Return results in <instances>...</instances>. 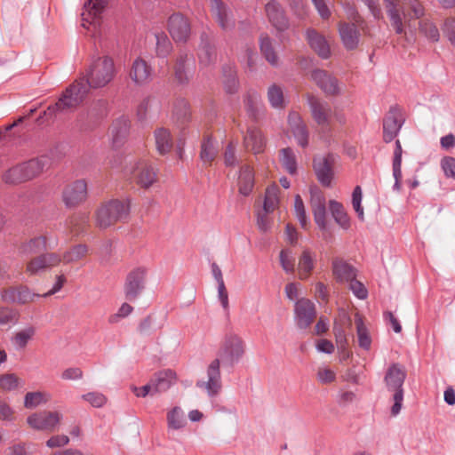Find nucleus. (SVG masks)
I'll return each instance as SVG.
<instances>
[{
	"label": "nucleus",
	"instance_id": "obj_1",
	"mask_svg": "<svg viewBox=\"0 0 455 455\" xmlns=\"http://www.w3.org/2000/svg\"><path fill=\"white\" fill-rule=\"evenodd\" d=\"M116 75L114 60L108 56L98 57L86 71V77L70 84L53 105L44 111V116L52 117L59 113H67L79 106L90 88H101L109 84Z\"/></svg>",
	"mask_w": 455,
	"mask_h": 455
},
{
	"label": "nucleus",
	"instance_id": "obj_2",
	"mask_svg": "<svg viewBox=\"0 0 455 455\" xmlns=\"http://www.w3.org/2000/svg\"><path fill=\"white\" fill-rule=\"evenodd\" d=\"M245 350V342L240 335L235 332L226 333L220 342L218 357L206 369L207 380H198L196 386L204 388L209 396H216L222 388L220 362L232 367L242 360Z\"/></svg>",
	"mask_w": 455,
	"mask_h": 455
},
{
	"label": "nucleus",
	"instance_id": "obj_3",
	"mask_svg": "<svg viewBox=\"0 0 455 455\" xmlns=\"http://www.w3.org/2000/svg\"><path fill=\"white\" fill-rule=\"evenodd\" d=\"M387 14L395 33L404 32L403 23L421 18L425 9L419 0H383Z\"/></svg>",
	"mask_w": 455,
	"mask_h": 455
},
{
	"label": "nucleus",
	"instance_id": "obj_4",
	"mask_svg": "<svg viewBox=\"0 0 455 455\" xmlns=\"http://www.w3.org/2000/svg\"><path fill=\"white\" fill-rule=\"evenodd\" d=\"M130 213L126 201L110 200L101 204L96 212V225L101 229L108 228L118 221H124Z\"/></svg>",
	"mask_w": 455,
	"mask_h": 455
},
{
	"label": "nucleus",
	"instance_id": "obj_5",
	"mask_svg": "<svg viewBox=\"0 0 455 455\" xmlns=\"http://www.w3.org/2000/svg\"><path fill=\"white\" fill-rule=\"evenodd\" d=\"M405 378L406 371L398 363H393L390 365L384 378L387 390L394 392V404L391 408V413L393 416L398 415L402 409L403 401V385L404 383Z\"/></svg>",
	"mask_w": 455,
	"mask_h": 455
},
{
	"label": "nucleus",
	"instance_id": "obj_6",
	"mask_svg": "<svg viewBox=\"0 0 455 455\" xmlns=\"http://www.w3.org/2000/svg\"><path fill=\"white\" fill-rule=\"evenodd\" d=\"M148 268L138 267L131 270L124 281V293L127 300L135 301L144 291L148 280Z\"/></svg>",
	"mask_w": 455,
	"mask_h": 455
},
{
	"label": "nucleus",
	"instance_id": "obj_7",
	"mask_svg": "<svg viewBox=\"0 0 455 455\" xmlns=\"http://www.w3.org/2000/svg\"><path fill=\"white\" fill-rule=\"evenodd\" d=\"M404 123L402 109L397 106H392L383 119V140L391 142L399 133Z\"/></svg>",
	"mask_w": 455,
	"mask_h": 455
},
{
	"label": "nucleus",
	"instance_id": "obj_8",
	"mask_svg": "<svg viewBox=\"0 0 455 455\" xmlns=\"http://www.w3.org/2000/svg\"><path fill=\"white\" fill-rule=\"evenodd\" d=\"M167 28L176 43H186L191 35L189 20L180 12L173 13L169 17Z\"/></svg>",
	"mask_w": 455,
	"mask_h": 455
},
{
	"label": "nucleus",
	"instance_id": "obj_9",
	"mask_svg": "<svg viewBox=\"0 0 455 455\" xmlns=\"http://www.w3.org/2000/svg\"><path fill=\"white\" fill-rule=\"evenodd\" d=\"M316 317L315 304L308 299L301 298L294 304V321L298 328H308Z\"/></svg>",
	"mask_w": 455,
	"mask_h": 455
},
{
	"label": "nucleus",
	"instance_id": "obj_10",
	"mask_svg": "<svg viewBox=\"0 0 455 455\" xmlns=\"http://www.w3.org/2000/svg\"><path fill=\"white\" fill-rule=\"evenodd\" d=\"M307 103L314 121L323 129H328L332 115L330 104L314 95L307 96Z\"/></svg>",
	"mask_w": 455,
	"mask_h": 455
},
{
	"label": "nucleus",
	"instance_id": "obj_11",
	"mask_svg": "<svg viewBox=\"0 0 455 455\" xmlns=\"http://www.w3.org/2000/svg\"><path fill=\"white\" fill-rule=\"evenodd\" d=\"M335 156L327 154L326 156H316L313 160V167L319 182L324 187H330L333 179V165Z\"/></svg>",
	"mask_w": 455,
	"mask_h": 455
},
{
	"label": "nucleus",
	"instance_id": "obj_12",
	"mask_svg": "<svg viewBox=\"0 0 455 455\" xmlns=\"http://www.w3.org/2000/svg\"><path fill=\"white\" fill-rule=\"evenodd\" d=\"M61 414L58 411H43L28 417V424L34 429L52 432L60 423Z\"/></svg>",
	"mask_w": 455,
	"mask_h": 455
},
{
	"label": "nucleus",
	"instance_id": "obj_13",
	"mask_svg": "<svg viewBox=\"0 0 455 455\" xmlns=\"http://www.w3.org/2000/svg\"><path fill=\"white\" fill-rule=\"evenodd\" d=\"M210 12L221 29L228 31L235 28L233 13L222 0H210Z\"/></svg>",
	"mask_w": 455,
	"mask_h": 455
},
{
	"label": "nucleus",
	"instance_id": "obj_14",
	"mask_svg": "<svg viewBox=\"0 0 455 455\" xmlns=\"http://www.w3.org/2000/svg\"><path fill=\"white\" fill-rule=\"evenodd\" d=\"M62 198L68 208L76 207L87 198V183L84 180H77L68 184L63 190Z\"/></svg>",
	"mask_w": 455,
	"mask_h": 455
},
{
	"label": "nucleus",
	"instance_id": "obj_15",
	"mask_svg": "<svg viewBox=\"0 0 455 455\" xmlns=\"http://www.w3.org/2000/svg\"><path fill=\"white\" fill-rule=\"evenodd\" d=\"M42 297L41 294L33 292L28 286L19 285L4 289L1 298L4 302L24 305L32 302L35 298Z\"/></svg>",
	"mask_w": 455,
	"mask_h": 455
},
{
	"label": "nucleus",
	"instance_id": "obj_16",
	"mask_svg": "<svg viewBox=\"0 0 455 455\" xmlns=\"http://www.w3.org/2000/svg\"><path fill=\"white\" fill-rule=\"evenodd\" d=\"M311 79L316 85L329 96L340 94V87L338 79L323 69H314L311 72Z\"/></svg>",
	"mask_w": 455,
	"mask_h": 455
},
{
	"label": "nucleus",
	"instance_id": "obj_17",
	"mask_svg": "<svg viewBox=\"0 0 455 455\" xmlns=\"http://www.w3.org/2000/svg\"><path fill=\"white\" fill-rule=\"evenodd\" d=\"M132 172L140 188H148L157 180L156 169L147 160H140Z\"/></svg>",
	"mask_w": 455,
	"mask_h": 455
},
{
	"label": "nucleus",
	"instance_id": "obj_18",
	"mask_svg": "<svg viewBox=\"0 0 455 455\" xmlns=\"http://www.w3.org/2000/svg\"><path fill=\"white\" fill-rule=\"evenodd\" d=\"M193 65L192 56H189L185 50L180 51L173 67L175 79L179 84H185L189 81Z\"/></svg>",
	"mask_w": 455,
	"mask_h": 455
},
{
	"label": "nucleus",
	"instance_id": "obj_19",
	"mask_svg": "<svg viewBox=\"0 0 455 455\" xmlns=\"http://www.w3.org/2000/svg\"><path fill=\"white\" fill-rule=\"evenodd\" d=\"M310 205L314 215L315 222L316 223L320 229H325L327 227L326 200L321 191L311 190Z\"/></svg>",
	"mask_w": 455,
	"mask_h": 455
},
{
	"label": "nucleus",
	"instance_id": "obj_20",
	"mask_svg": "<svg viewBox=\"0 0 455 455\" xmlns=\"http://www.w3.org/2000/svg\"><path fill=\"white\" fill-rule=\"evenodd\" d=\"M306 40L310 48L322 59H328L331 56L330 44L324 36L314 28H307Z\"/></svg>",
	"mask_w": 455,
	"mask_h": 455
},
{
	"label": "nucleus",
	"instance_id": "obj_21",
	"mask_svg": "<svg viewBox=\"0 0 455 455\" xmlns=\"http://www.w3.org/2000/svg\"><path fill=\"white\" fill-rule=\"evenodd\" d=\"M339 33L344 47L352 51L359 44L360 32L355 23L339 22Z\"/></svg>",
	"mask_w": 455,
	"mask_h": 455
},
{
	"label": "nucleus",
	"instance_id": "obj_22",
	"mask_svg": "<svg viewBox=\"0 0 455 455\" xmlns=\"http://www.w3.org/2000/svg\"><path fill=\"white\" fill-rule=\"evenodd\" d=\"M269 22L279 31L285 30L289 21L282 6L275 0L269 1L265 6Z\"/></svg>",
	"mask_w": 455,
	"mask_h": 455
},
{
	"label": "nucleus",
	"instance_id": "obj_23",
	"mask_svg": "<svg viewBox=\"0 0 455 455\" xmlns=\"http://www.w3.org/2000/svg\"><path fill=\"white\" fill-rule=\"evenodd\" d=\"M130 130V120L126 116L116 119L110 127L112 146L120 148L126 140Z\"/></svg>",
	"mask_w": 455,
	"mask_h": 455
},
{
	"label": "nucleus",
	"instance_id": "obj_24",
	"mask_svg": "<svg viewBox=\"0 0 455 455\" xmlns=\"http://www.w3.org/2000/svg\"><path fill=\"white\" fill-rule=\"evenodd\" d=\"M152 75L151 67L141 58H137L131 68L130 77L139 85L149 82Z\"/></svg>",
	"mask_w": 455,
	"mask_h": 455
},
{
	"label": "nucleus",
	"instance_id": "obj_25",
	"mask_svg": "<svg viewBox=\"0 0 455 455\" xmlns=\"http://www.w3.org/2000/svg\"><path fill=\"white\" fill-rule=\"evenodd\" d=\"M28 181L38 177L51 164V159L46 156L32 158L22 162Z\"/></svg>",
	"mask_w": 455,
	"mask_h": 455
},
{
	"label": "nucleus",
	"instance_id": "obj_26",
	"mask_svg": "<svg viewBox=\"0 0 455 455\" xmlns=\"http://www.w3.org/2000/svg\"><path fill=\"white\" fill-rule=\"evenodd\" d=\"M107 4L108 0H87L84 4L83 20L90 25L99 24L100 15Z\"/></svg>",
	"mask_w": 455,
	"mask_h": 455
},
{
	"label": "nucleus",
	"instance_id": "obj_27",
	"mask_svg": "<svg viewBox=\"0 0 455 455\" xmlns=\"http://www.w3.org/2000/svg\"><path fill=\"white\" fill-rule=\"evenodd\" d=\"M243 143L246 149L252 151L254 154L263 152L266 146V140L261 131L257 127H249L243 138Z\"/></svg>",
	"mask_w": 455,
	"mask_h": 455
},
{
	"label": "nucleus",
	"instance_id": "obj_28",
	"mask_svg": "<svg viewBox=\"0 0 455 455\" xmlns=\"http://www.w3.org/2000/svg\"><path fill=\"white\" fill-rule=\"evenodd\" d=\"M48 240L46 235L32 237L20 244L19 252L23 256L40 253L48 249Z\"/></svg>",
	"mask_w": 455,
	"mask_h": 455
},
{
	"label": "nucleus",
	"instance_id": "obj_29",
	"mask_svg": "<svg viewBox=\"0 0 455 455\" xmlns=\"http://www.w3.org/2000/svg\"><path fill=\"white\" fill-rule=\"evenodd\" d=\"M153 386V393L165 392L175 383L176 373L168 369L156 372L150 379Z\"/></svg>",
	"mask_w": 455,
	"mask_h": 455
},
{
	"label": "nucleus",
	"instance_id": "obj_30",
	"mask_svg": "<svg viewBox=\"0 0 455 455\" xmlns=\"http://www.w3.org/2000/svg\"><path fill=\"white\" fill-rule=\"evenodd\" d=\"M199 64L207 68L214 64L217 60V52L215 47L209 42L205 34L201 36V44L198 50Z\"/></svg>",
	"mask_w": 455,
	"mask_h": 455
},
{
	"label": "nucleus",
	"instance_id": "obj_31",
	"mask_svg": "<svg viewBox=\"0 0 455 455\" xmlns=\"http://www.w3.org/2000/svg\"><path fill=\"white\" fill-rule=\"evenodd\" d=\"M332 273L339 283H348L356 277V269L341 259H333Z\"/></svg>",
	"mask_w": 455,
	"mask_h": 455
},
{
	"label": "nucleus",
	"instance_id": "obj_32",
	"mask_svg": "<svg viewBox=\"0 0 455 455\" xmlns=\"http://www.w3.org/2000/svg\"><path fill=\"white\" fill-rule=\"evenodd\" d=\"M315 254L309 249H305L299 258L298 270L299 278L300 280H306L311 275L315 267Z\"/></svg>",
	"mask_w": 455,
	"mask_h": 455
},
{
	"label": "nucleus",
	"instance_id": "obj_33",
	"mask_svg": "<svg viewBox=\"0 0 455 455\" xmlns=\"http://www.w3.org/2000/svg\"><path fill=\"white\" fill-rule=\"evenodd\" d=\"M254 187V172L251 166L244 164L240 169L238 178L239 193L247 196L252 191Z\"/></svg>",
	"mask_w": 455,
	"mask_h": 455
},
{
	"label": "nucleus",
	"instance_id": "obj_34",
	"mask_svg": "<svg viewBox=\"0 0 455 455\" xmlns=\"http://www.w3.org/2000/svg\"><path fill=\"white\" fill-rule=\"evenodd\" d=\"M218 154L219 148L217 142L212 138V136L204 137L201 145L200 152V158L203 163L206 165H211L218 156Z\"/></svg>",
	"mask_w": 455,
	"mask_h": 455
},
{
	"label": "nucleus",
	"instance_id": "obj_35",
	"mask_svg": "<svg viewBox=\"0 0 455 455\" xmlns=\"http://www.w3.org/2000/svg\"><path fill=\"white\" fill-rule=\"evenodd\" d=\"M154 135L157 151L161 155L169 153L173 146V139L170 131L161 127L155 131Z\"/></svg>",
	"mask_w": 455,
	"mask_h": 455
},
{
	"label": "nucleus",
	"instance_id": "obj_36",
	"mask_svg": "<svg viewBox=\"0 0 455 455\" xmlns=\"http://www.w3.org/2000/svg\"><path fill=\"white\" fill-rule=\"evenodd\" d=\"M2 180L7 185H19L27 182L22 164H18L6 170L2 175Z\"/></svg>",
	"mask_w": 455,
	"mask_h": 455
},
{
	"label": "nucleus",
	"instance_id": "obj_37",
	"mask_svg": "<svg viewBox=\"0 0 455 455\" xmlns=\"http://www.w3.org/2000/svg\"><path fill=\"white\" fill-rule=\"evenodd\" d=\"M2 180L7 185H19L27 182L22 164H18L6 170L2 175Z\"/></svg>",
	"mask_w": 455,
	"mask_h": 455
},
{
	"label": "nucleus",
	"instance_id": "obj_38",
	"mask_svg": "<svg viewBox=\"0 0 455 455\" xmlns=\"http://www.w3.org/2000/svg\"><path fill=\"white\" fill-rule=\"evenodd\" d=\"M89 214L76 213L72 215L67 222L68 228L73 235H78L83 233L89 225Z\"/></svg>",
	"mask_w": 455,
	"mask_h": 455
},
{
	"label": "nucleus",
	"instance_id": "obj_39",
	"mask_svg": "<svg viewBox=\"0 0 455 455\" xmlns=\"http://www.w3.org/2000/svg\"><path fill=\"white\" fill-rule=\"evenodd\" d=\"M260 52L266 60L274 67L279 63L278 56L273 47L272 40L267 35H262L259 38Z\"/></svg>",
	"mask_w": 455,
	"mask_h": 455
},
{
	"label": "nucleus",
	"instance_id": "obj_40",
	"mask_svg": "<svg viewBox=\"0 0 455 455\" xmlns=\"http://www.w3.org/2000/svg\"><path fill=\"white\" fill-rule=\"evenodd\" d=\"M329 209L335 221L344 229H347L350 227V220L343 207V205L335 201L331 200L329 202Z\"/></svg>",
	"mask_w": 455,
	"mask_h": 455
},
{
	"label": "nucleus",
	"instance_id": "obj_41",
	"mask_svg": "<svg viewBox=\"0 0 455 455\" xmlns=\"http://www.w3.org/2000/svg\"><path fill=\"white\" fill-rule=\"evenodd\" d=\"M355 323L356 326V334L359 347L364 350H370L371 346V337L367 327L363 323L362 317L357 315L355 316Z\"/></svg>",
	"mask_w": 455,
	"mask_h": 455
},
{
	"label": "nucleus",
	"instance_id": "obj_42",
	"mask_svg": "<svg viewBox=\"0 0 455 455\" xmlns=\"http://www.w3.org/2000/svg\"><path fill=\"white\" fill-rule=\"evenodd\" d=\"M166 419L167 425L170 429L179 430L183 428L187 424L184 411L179 406H175L170 410L167 412Z\"/></svg>",
	"mask_w": 455,
	"mask_h": 455
},
{
	"label": "nucleus",
	"instance_id": "obj_43",
	"mask_svg": "<svg viewBox=\"0 0 455 455\" xmlns=\"http://www.w3.org/2000/svg\"><path fill=\"white\" fill-rule=\"evenodd\" d=\"M279 160L289 174L294 175L297 172V159L294 151L291 148L280 150Z\"/></svg>",
	"mask_w": 455,
	"mask_h": 455
},
{
	"label": "nucleus",
	"instance_id": "obj_44",
	"mask_svg": "<svg viewBox=\"0 0 455 455\" xmlns=\"http://www.w3.org/2000/svg\"><path fill=\"white\" fill-rule=\"evenodd\" d=\"M89 252V248L86 244H76L71 247L69 250L66 251L63 256V263L70 264L76 262L82 259H84Z\"/></svg>",
	"mask_w": 455,
	"mask_h": 455
},
{
	"label": "nucleus",
	"instance_id": "obj_45",
	"mask_svg": "<svg viewBox=\"0 0 455 455\" xmlns=\"http://www.w3.org/2000/svg\"><path fill=\"white\" fill-rule=\"evenodd\" d=\"M278 194L279 188L277 185H272L267 188L263 204V212H266V213H270L275 211L279 204Z\"/></svg>",
	"mask_w": 455,
	"mask_h": 455
},
{
	"label": "nucleus",
	"instance_id": "obj_46",
	"mask_svg": "<svg viewBox=\"0 0 455 455\" xmlns=\"http://www.w3.org/2000/svg\"><path fill=\"white\" fill-rule=\"evenodd\" d=\"M24 385V381L14 373L0 375V389L3 391H12Z\"/></svg>",
	"mask_w": 455,
	"mask_h": 455
},
{
	"label": "nucleus",
	"instance_id": "obj_47",
	"mask_svg": "<svg viewBox=\"0 0 455 455\" xmlns=\"http://www.w3.org/2000/svg\"><path fill=\"white\" fill-rule=\"evenodd\" d=\"M267 100L274 108H283L284 107V98L283 89L274 84L267 89Z\"/></svg>",
	"mask_w": 455,
	"mask_h": 455
},
{
	"label": "nucleus",
	"instance_id": "obj_48",
	"mask_svg": "<svg viewBox=\"0 0 455 455\" xmlns=\"http://www.w3.org/2000/svg\"><path fill=\"white\" fill-rule=\"evenodd\" d=\"M49 398L50 395L44 392H28L24 397V406L28 409H33L47 403Z\"/></svg>",
	"mask_w": 455,
	"mask_h": 455
},
{
	"label": "nucleus",
	"instance_id": "obj_49",
	"mask_svg": "<svg viewBox=\"0 0 455 455\" xmlns=\"http://www.w3.org/2000/svg\"><path fill=\"white\" fill-rule=\"evenodd\" d=\"M419 29L427 39L437 42L440 38V33L437 27L429 20H422L419 23Z\"/></svg>",
	"mask_w": 455,
	"mask_h": 455
},
{
	"label": "nucleus",
	"instance_id": "obj_50",
	"mask_svg": "<svg viewBox=\"0 0 455 455\" xmlns=\"http://www.w3.org/2000/svg\"><path fill=\"white\" fill-rule=\"evenodd\" d=\"M156 40V52L160 58H165L172 51V44L168 36L161 32L155 35Z\"/></svg>",
	"mask_w": 455,
	"mask_h": 455
},
{
	"label": "nucleus",
	"instance_id": "obj_51",
	"mask_svg": "<svg viewBox=\"0 0 455 455\" xmlns=\"http://www.w3.org/2000/svg\"><path fill=\"white\" fill-rule=\"evenodd\" d=\"M36 333V328L33 326H28L20 331L16 332L12 340L15 346L19 348H24L28 341L33 338Z\"/></svg>",
	"mask_w": 455,
	"mask_h": 455
},
{
	"label": "nucleus",
	"instance_id": "obj_52",
	"mask_svg": "<svg viewBox=\"0 0 455 455\" xmlns=\"http://www.w3.org/2000/svg\"><path fill=\"white\" fill-rule=\"evenodd\" d=\"M280 264L286 273H293L295 267V258L292 251L289 249H283L280 251Z\"/></svg>",
	"mask_w": 455,
	"mask_h": 455
},
{
	"label": "nucleus",
	"instance_id": "obj_53",
	"mask_svg": "<svg viewBox=\"0 0 455 455\" xmlns=\"http://www.w3.org/2000/svg\"><path fill=\"white\" fill-rule=\"evenodd\" d=\"M259 101V95L257 92L248 93L244 99V105L247 112L253 118L257 117Z\"/></svg>",
	"mask_w": 455,
	"mask_h": 455
},
{
	"label": "nucleus",
	"instance_id": "obj_54",
	"mask_svg": "<svg viewBox=\"0 0 455 455\" xmlns=\"http://www.w3.org/2000/svg\"><path fill=\"white\" fill-rule=\"evenodd\" d=\"M45 269H47V268H46L45 263L43 259L42 253L40 255L33 258L32 259H30L28 262L27 267H26V271L29 275H36L39 272L44 271Z\"/></svg>",
	"mask_w": 455,
	"mask_h": 455
},
{
	"label": "nucleus",
	"instance_id": "obj_55",
	"mask_svg": "<svg viewBox=\"0 0 455 455\" xmlns=\"http://www.w3.org/2000/svg\"><path fill=\"white\" fill-rule=\"evenodd\" d=\"M362 198H363V193L361 187L356 186L354 188L353 194H352V205L355 212L357 213L358 218L361 220H363V208L362 207Z\"/></svg>",
	"mask_w": 455,
	"mask_h": 455
},
{
	"label": "nucleus",
	"instance_id": "obj_56",
	"mask_svg": "<svg viewBox=\"0 0 455 455\" xmlns=\"http://www.w3.org/2000/svg\"><path fill=\"white\" fill-rule=\"evenodd\" d=\"M294 210L296 213V217L299 221L300 226L305 228L307 227V215L305 211V206L302 198L299 195L295 196L294 200Z\"/></svg>",
	"mask_w": 455,
	"mask_h": 455
},
{
	"label": "nucleus",
	"instance_id": "obj_57",
	"mask_svg": "<svg viewBox=\"0 0 455 455\" xmlns=\"http://www.w3.org/2000/svg\"><path fill=\"white\" fill-rule=\"evenodd\" d=\"M133 311V307H132L130 304L124 302L121 305V307L118 308L117 312L114 315H111L108 318V322L110 323H116L119 322L121 318L127 317L129 315H131Z\"/></svg>",
	"mask_w": 455,
	"mask_h": 455
},
{
	"label": "nucleus",
	"instance_id": "obj_58",
	"mask_svg": "<svg viewBox=\"0 0 455 455\" xmlns=\"http://www.w3.org/2000/svg\"><path fill=\"white\" fill-rule=\"evenodd\" d=\"M348 283L349 289L356 298H358L359 299H364L367 298V289L361 282L356 280V277L355 279L350 280Z\"/></svg>",
	"mask_w": 455,
	"mask_h": 455
},
{
	"label": "nucleus",
	"instance_id": "obj_59",
	"mask_svg": "<svg viewBox=\"0 0 455 455\" xmlns=\"http://www.w3.org/2000/svg\"><path fill=\"white\" fill-rule=\"evenodd\" d=\"M443 31L451 44L455 46V17H450L444 20Z\"/></svg>",
	"mask_w": 455,
	"mask_h": 455
},
{
	"label": "nucleus",
	"instance_id": "obj_60",
	"mask_svg": "<svg viewBox=\"0 0 455 455\" xmlns=\"http://www.w3.org/2000/svg\"><path fill=\"white\" fill-rule=\"evenodd\" d=\"M441 167L447 178L455 180V158L452 156H444L441 160Z\"/></svg>",
	"mask_w": 455,
	"mask_h": 455
},
{
	"label": "nucleus",
	"instance_id": "obj_61",
	"mask_svg": "<svg viewBox=\"0 0 455 455\" xmlns=\"http://www.w3.org/2000/svg\"><path fill=\"white\" fill-rule=\"evenodd\" d=\"M291 132L300 147L306 148L308 145V131L307 125L291 130Z\"/></svg>",
	"mask_w": 455,
	"mask_h": 455
},
{
	"label": "nucleus",
	"instance_id": "obj_62",
	"mask_svg": "<svg viewBox=\"0 0 455 455\" xmlns=\"http://www.w3.org/2000/svg\"><path fill=\"white\" fill-rule=\"evenodd\" d=\"M82 398L90 403L93 407L97 408L103 406L106 403V397L102 394L97 392L84 394L82 395Z\"/></svg>",
	"mask_w": 455,
	"mask_h": 455
},
{
	"label": "nucleus",
	"instance_id": "obj_63",
	"mask_svg": "<svg viewBox=\"0 0 455 455\" xmlns=\"http://www.w3.org/2000/svg\"><path fill=\"white\" fill-rule=\"evenodd\" d=\"M46 268H51L63 262V256L56 252L42 253Z\"/></svg>",
	"mask_w": 455,
	"mask_h": 455
},
{
	"label": "nucleus",
	"instance_id": "obj_64",
	"mask_svg": "<svg viewBox=\"0 0 455 455\" xmlns=\"http://www.w3.org/2000/svg\"><path fill=\"white\" fill-rule=\"evenodd\" d=\"M336 373L329 368H319L317 371V379L322 384H329L335 380Z\"/></svg>",
	"mask_w": 455,
	"mask_h": 455
}]
</instances>
